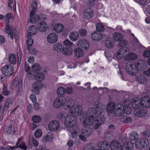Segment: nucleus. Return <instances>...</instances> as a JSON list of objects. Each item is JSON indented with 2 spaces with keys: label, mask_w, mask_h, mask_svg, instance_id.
<instances>
[{
  "label": "nucleus",
  "mask_w": 150,
  "mask_h": 150,
  "mask_svg": "<svg viewBox=\"0 0 150 150\" xmlns=\"http://www.w3.org/2000/svg\"><path fill=\"white\" fill-rule=\"evenodd\" d=\"M111 134H110V132H107L103 137L105 140H111Z\"/></svg>",
  "instance_id": "61"
},
{
  "label": "nucleus",
  "mask_w": 150,
  "mask_h": 150,
  "mask_svg": "<svg viewBox=\"0 0 150 150\" xmlns=\"http://www.w3.org/2000/svg\"><path fill=\"white\" fill-rule=\"evenodd\" d=\"M63 48V45L60 43L56 44L53 47L54 49L58 53H62Z\"/></svg>",
  "instance_id": "36"
},
{
  "label": "nucleus",
  "mask_w": 150,
  "mask_h": 150,
  "mask_svg": "<svg viewBox=\"0 0 150 150\" xmlns=\"http://www.w3.org/2000/svg\"><path fill=\"white\" fill-rule=\"evenodd\" d=\"M141 100V106L143 107H149L150 106V99L148 97H142Z\"/></svg>",
  "instance_id": "24"
},
{
  "label": "nucleus",
  "mask_w": 150,
  "mask_h": 150,
  "mask_svg": "<svg viewBox=\"0 0 150 150\" xmlns=\"http://www.w3.org/2000/svg\"><path fill=\"white\" fill-rule=\"evenodd\" d=\"M139 136V134L137 133L133 132L132 134H130L128 138L125 136H121L120 137V141L127 140L128 139L130 141H134L138 139Z\"/></svg>",
  "instance_id": "12"
},
{
  "label": "nucleus",
  "mask_w": 150,
  "mask_h": 150,
  "mask_svg": "<svg viewBox=\"0 0 150 150\" xmlns=\"http://www.w3.org/2000/svg\"><path fill=\"white\" fill-rule=\"evenodd\" d=\"M76 122L74 116L73 115L69 116L65 118L64 125L66 127L71 128L72 127Z\"/></svg>",
  "instance_id": "3"
},
{
  "label": "nucleus",
  "mask_w": 150,
  "mask_h": 150,
  "mask_svg": "<svg viewBox=\"0 0 150 150\" xmlns=\"http://www.w3.org/2000/svg\"><path fill=\"white\" fill-rule=\"evenodd\" d=\"M85 127L82 132V134L80 135L79 136V139L82 141L86 140V137H89L92 134L93 130L91 128Z\"/></svg>",
  "instance_id": "4"
},
{
  "label": "nucleus",
  "mask_w": 150,
  "mask_h": 150,
  "mask_svg": "<svg viewBox=\"0 0 150 150\" xmlns=\"http://www.w3.org/2000/svg\"><path fill=\"white\" fill-rule=\"evenodd\" d=\"M121 146L120 143L118 141H112L109 146L111 150H121Z\"/></svg>",
  "instance_id": "22"
},
{
  "label": "nucleus",
  "mask_w": 150,
  "mask_h": 150,
  "mask_svg": "<svg viewBox=\"0 0 150 150\" xmlns=\"http://www.w3.org/2000/svg\"><path fill=\"white\" fill-rule=\"evenodd\" d=\"M143 55L144 57H150V51L149 50H146L144 52Z\"/></svg>",
  "instance_id": "64"
},
{
  "label": "nucleus",
  "mask_w": 150,
  "mask_h": 150,
  "mask_svg": "<svg viewBox=\"0 0 150 150\" xmlns=\"http://www.w3.org/2000/svg\"><path fill=\"white\" fill-rule=\"evenodd\" d=\"M72 50L71 48L70 47H65L63 49L62 53L63 54L65 55L66 56H69L72 53Z\"/></svg>",
  "instance_id": "39"
},
{
  "label": "nucleus",
  "mask_w": 150,
  "mask_h": 150,
  "mask_svg": "<svg viewBox=\"0 0 150 150\" xmlns=\"http://www.w3.org/2000/svg\"><path fill=\"white\" fill-rule=\"evenodd\" d=\"M17 56L18 57L17 65L18 66L20 65L21 62L22 57V52L21 51L19 50L17 52Z\"/></svg>",
  "instance_id": "50"
},
{
  "label": "nucleus",
  "mask_w": 150,
  "mask_h": 150,
  "mask_svg": "<svg viewBox=\"0 0 150 150\" xmlns=\"http://www.w3.org/2000/svg\"><path fill=\"white\" fill-rule=\"evenodd\" d=\"M6 30L5 32L6 33H9L10 32H12V31L10 29V27L8 23H7L5 25Z\"/></svg>",
  "instance_id": "62"
},
{
  "label": "nucleus",
  "mask_w": 150,
  "mask_h": 150,
  "mask_svg": "<svg viewBox=\"0 0 150 150\" xmlns=\"http://www.w3.org/2000/svg\"><path fill=\"white\" fill-rule=\"evenodd\" d=\"M16 78H15L11 86L12 88L18 92L22 89V80L20 79L17 81L16 80Z\"/></svg>",
  "instance_id": "13"
},
{
  "label": "nucleus",
  "mask_w": 150,
  "mask_h": 150,
  "mask_svg": "<svg viewBox=\"0 0 150 150\" xmlns=\"http://www.w3.org/2000/svg\"><path fill=\"white\" fill-rule=\"evenodd\" d=\"M58 39V36L57 34L52 33L49 34L47 37L48 42L53 43L56 42Z\"/></svg>",
  "instance_id": "21"
},
{
  "label": "nucleus",
  "mask_w": 150,
  "mask_h": 150,
  "mask_svg": "<svg viewBox=\"0 0 150 150\" xmlns=\"http://www.w3.org/2000/svg\"><path fill=\"white\" fill-rule=\"evenodd\" d=\"M5 132L7 134H14L16 132L14 127L11 124L9 126H7Z\"/></svg>",
  "instance_id": "33"
},
{
  "label": "nucleus",
  "mask_w": 150,
  "mask_h": 150,
  "mask_svg": "<svg viewBox=\"0 0 150 150\" xmlns=\"http://www.w3.org/2000/svg\"><path fill=\"white\" fill-rule=\"evenodd\" d=\"M116 110L115 111V115L114 116H121L124 112V107L123 106L120 104H117Z\"/></svg>",
  "instance_id": "18"
},
{
  "label": "nucleus",
  "mask_w": 150,
  "mask_h": 150,
  "mask_svg": "<svg viewBox=\"0 0 150 150\" xmlns=\"http://www.w3.org/2000/svg\"><path fill=\"white\" fill-rule=\"evenodd\" d=\"M37 26L38 30L41 32H45L47 30V23L44 22L39 23Z\"/></svg>",
  "instance_id": "28"
},
{
  "label": "nucleus",
  "mask_w": 150,
  "mask_h": 150,
  "mask_svg": "<svg viewBox=\"0 0 150 150\" xmlns=\"http://www.w3.org/2000/svg\"><path fill=\"white\" fill-rule=\"evenodd\" d=\"M42 85L40 80H38L33 84L34 91L37 94H39V90L42 87Z\"/></svg>",
  "instance_id": "17"
},
{
  "label": "nucleus",
  "mask_w": 150,
  "mask_h": 150,
  "mask_svg": "<svg viewBox=\"0 0 150 150\" xmlns=\"http://www.w3.org/2000/svg\"><path fill=\"white\" fill-rule=\"evenodd\" d=\"M142 135L144 136L146 138H141L139 139V141H145L147 140L148 141L149 139H147L146 138L150 137V130L148 129L146 131L144 132L142 134Z\"/></svg>",
  "instance_id": "43"
},
{
  "label": "nucleus",
  "mask_w": 150,
  "mask_h": 150,
  "mask_svg": "<svg viewBox=\"0 0 150 150\" xmlns=\"http://www.w3.org/2000/svg\"><path fill=\"white\" fill-rule=\"evenodd\" d=\"M9 61L11 64H16V60L15 55L14 54H12L9 55Z\"/></svg>",
  "instance_id": "42"
},
{
  "label": "nucleus",
  "mask_w": 150,
  "mask_h": 150,
  "mask_svg": "<svg viewBox=\"0 0 150 150\" xmlns=\"http://www.w3.org/2000/svg\"><path fill=\"white\" fill-rule=\"evenodd\" d=\"M132 107L134 108L137 109L141 107V100L138 98L134 99L131 103Z\"/></svg>",
  "instance_id": "27"
},
{
  "label": "nucleus",
  "mask_w": 150,
  "mask_h": 150,
  "mask_svg": "<svg viewBox=\"0 0 150 150\" xmlns=\"http://www.w3.org/2000/svg\"><path fill=\"white\" fill-rule=\"evenodd\" d=\"M59 126L60 125L59 122L56 120L51 122L48 125L49 129L53 131H55L58 130Z\"/></svg>",
  "instance_id": "15"
},
{
  "label": "nucleus",
  "mask_w": 150,
  "mask_h": 150,
  "mask_svg": "<svg viewBox=\"0 0 150 150\" xmlns=\"http://www.w3.org/2000/svg\"><path fill=\"white\" fill-rule=\"evenodd\" d=\"M58 95L62 96L65 93L64 88L63 87H59L57 90Z\"/></svg>",
  "instance_id": "56"
},
{
  "label": "nucleus",
  "mask_w": 150,
  "mask_h": 150,
  "mask_svg": "<svg viewBox=\"0 0 150 150\" xmlns=\"http://www.w3.org/2000/svg\"><path fill=\"white\" fill-rule=\"evenodd\" d=\"M77 45L78 47L83 50H85L89 47L88 42L85 40H81L78 42Z\"/></svg>",
  "instance_id": "14"
},
{
  "label": "nucleus",
  "mask_w": 150,
  "mask_h": 150,
  "mask_svg": "<svg viewBox=\"0 0 150 150\" xmlns=\"http://www.w3.org/2000/svg\"><path fill=\"white\" fill-rule=\"evenodd\" d=\"M34 79L35 80H38V79L39 80H43L45 78L44 74L41 72H38L35 74L34 76Z\"/></svg>",
  "instance_id": "34"
},
{
  "label": "nucleus",
  "mask_w": 150,
  "mask_h": 150,
  "mask_svg": "<svg viewBox=\"0 0 150 150\" xmlns=\"http://www.w3.org/2000/svg\"><path fill=\"white\" fill-rule=\"evenodd\" d=\"M95 102L94 104L96 105V108H89L85 114L86 116H90L95 118V127L96 129L104 122L105 117L104 116L105 113L103 111L102 105L98 102L95 101Z\"/></svg>",
  "instance_id": "1"
},
{
  "label": "nucleus",
  "mask_w": 150,
  "mask_h": 150,
  "mask_svg": "<svg viewBox=\"0 0 150 150\" xmlns=\"http://www.w3.org/2000/svg\"><path fill=\"white\" fill-rule=\"evenodd\" d=\"M11 101V98H8L6 100L3 108V110L4 111H6L8 110L9 106Z\"/></svg>",
  "instance_id": "46"
},
{
  "label": "nucleus",
  "mask_w": 150,
  "mask_h": 150,
  "mask_svg": "<svg viewBox=\"0 0 150 150\" xmlns=\"http://www.w3.org/2000/svg\"><path fill=\"white\" fill-rule=\"evenodd\" d=\"M138 58V55L135 53H131L127 55L125 57L126 60H135Z\"/></svg>",
  "instance_id": "31"
},
{
  "label": "nucleus",
  "mask_w": 150,
  "mask_h": 150,
  "mask_svg": "<svg viewBox=\"0 0 150 150\" xmlns=\"http://www.w3.org/2000/svg\"><path fill=\"white\" fill-rule=\"evenodd\" d=\"M149 144V141H136L135 146L138 149H142L146 147Z\"/></svg>",
  "instance_id": "23"
},
{
  "label": "nucleus",
  "mask_w": 150,
  "mask_h": 150,
  "mask_svg": "<svg viewBox=\"0 0 150 150\" xmlns=\"http://www.w3.org/2000/svg\"><path fill=\"white\" fill-rule=\"evenodd\" d=\"M64 108L67 109L70 107V105L72 104L73 100L71 99H68L67 100L65 99V101H64Z\"/></svg>",
  "instance_id": "44"
},
{
  "label": "nucleus",
  "mask_w": 150,
  "mask_h": 150,
  "mask_svg": "<svg viewBox=\"0 0 150 150\" xmlns=\"http://www.w3.org/2000/svg\"><path fill=\"white\" fill-rule=\"evenodd\" d=\"M41 118L38 115H35L32 117V120L35 123H37L40 122L41 121Z\"/></svg>",
  "instance_id": "49"
},
{
  "label": "nucleus",
  "mask_w": 150,
  "mask_h": 150,
  "mask_svg": "<svg viewBox=\"0 0 150 150\" xmlns=\"http://www.w3.org/2000/svg\"><path fill=\"white\" fill-rule=\"evenodd\" d=\"M122 118L124 120H122V121L123 123H129L131 122L132 120V118L131 117H127V116L122 117Z\"/></svg>",
  "instance_id": "60"
},
{
  "label": "nucleus",
  "mask_w": 150,
  "mask_h": 150,
  "mask_svg": "<svg viewBox=\"0 0 150 150\" xmlns=\"http://www.w3.org/2000/svg\"><path fill=\"white\" fill-rule=\"evenodd\" d=\"M134 67L137 71V74L141 73L146 68L147 65L145 61L142 60L137 61L134 64H133Z\"/></svg>",
  "instance_id": "2"
},
{
  "label": "nucleus",
  "mask_w": 150,
  "mask_h": 150,
  "mask_svg": "<svg viewBox=\"0 0 150 150\" xmlns=\"http://www.w3.org/2000/svg\"><path fill=\"white\" fill-rule=\"evenodd\" d=\"M99 146H100V149L103 150L106 149L109 146V142L108 141H101L98 144Z\"/></svg>",
  "instance_id": "41"
},
{
  "label": "nucleus",
  "mask_w": 150,
  "mask_h": 150,
  "mask_svg": "<svg viewBox=\"0 0 150 150\" xmlns=\"http://www.w3.org/2000/svg\"><path fill=\"white\" fill-rule=\"evenodd\" d=\"M119 50L117 52L116 57L117 59H121L125 56L124 54L125 53L129 52V49L126 47H119Z\"/></svg>",
  "instance_id": "11"
},
{
  "label": "nucleus",
  "mask_w": 150,
  "mask_h": 150,
  "mask_svg": "<svg viewBox=\"0 0 150 150\" xmlns=\"http://www.w3.org/2000/svg\"><path fill=\"white\" fill-rule=\"evenodd\" d=\"M64 29V26L62 24L60 23H58L55 25L54 27V30L57 33L62 32Z\"/></svg>",
  "instance_id": "35"
},
{
  "label": "nucleus",
  "mask_w": 150,
  "mask_h": 150,
  "mask_svg": "<svg viewBox=\"0 0 150 150\" xmlns=\"http://www.w3.org/2000/svg\"><path fill=\"white\" fill-rule=\"evenodd\" d=\"M10 93V91L7 90L6 86L4 85L3 88V95L4 96H7Z\"/></svg>",
  "instance_id": "57"
},
{
  "label": "nucleus",
  "mask_w": 150,
  "mask_h": 150,
  "mask_svg": "<svg viewBox=\"0 0 150 150\" xmlns=\"http://www.w3.org/2000/svg\"><path fill=\"white\" fill-rule=\"evenodd\" d=\"M114 45V42L112 40H106L105 42V46L108 48H111Z\"/></svg>",
  "instance_id": "47"
},
{
  "label": "nucleus",
  "mask_w": 150,
  "mask_h": 150,
  "mask_svg": "<svg viewBox=\"0 0 150 150\" xmlns=\"http://www.w3.org/2000/svg\"><path fill=\"white\" fill-rule=\"evenodd\" d=\"M125 69L129 74L132 76H135L137 74V71L136 70L135 68L134 67L132 63L131 62H128L126 64Z\"/></svg>",
  "instance_id": "7"
},
{
  "label": "nucleus",
  "mask_w": 150,
  "mask_h": 150,
  "mask_svg": "<svg viewBox=\"0 0 150 150\" xmlns=\"http://www.w3.org/2000/svg\"><path fill=\"white\" fill-rule=\"evenodd\" d=\"M113 39L116 41L120 42L123 38V36L119 33H115L113 34Z\"/></svg>",
  "instance_id": "37"
},
{
  "label": "nucleus",
  "mask_w": 150,
  "mask_h": 150,
  "mask_svg": "<svg viewBox=\"0 0 150 150\" xmlns=\"http://www.w3.org/2000/svg\"><path fill=\"white\" fill-rule=\"evenodd\" d=\"M93 12L92 9L88 8L85 10L84 12V17L86 19H89L93 16Z\"/></svg>",
  "instance_id": "26"
},
{
  "label": "nucleus",
  "mask_w": 150,
  "mask_h": 150,
  "mask_svg": "<svg viewBox=\"0 0 150 150\" xmlns=\"http://www.w3.org/2000/svg\"><path fill=\"white\" fill-rule=\"evenodd\" d=\"M16 146L13 147L10 146V147L11 149L13 150L17 147H19L20 149H24V150H26V146L22 141H18L16 143Z\"/></svg>",
  "instance_id": "29"
},
{
  "label": "nucleus",
  "mask_w": 150,
  "mask_h": 150,
  "mask_svg": "<svg viewBox=\"0 0 150 150\" xmlns=\"http://www.w3.org/2000/svg\"><path fill=\"white\" fill-rule=\"evenodd\" d=\"M82 111V108L79 105H75L71 106L69 110V112L71 113L72 115L76 116H78L81 113Z\"/></svg>",
  "instance_id": "6"
},
{
  "label": "nucleus",
  "mask_w": 150,
  "mask_h": 150,
  "mask_svg": "<svg viewBox=\"0 0 150 150\" xmlns=\"http://www.w3.org/2000/svg\"><path fill=\"white\" fill-rule=\"evenodd\" d=\"M95 120V118L88 116L84 120L83 125L84 127H88L89 125H92Z\"/></svg>",
  "instance_id": "19"
},
{
  "label": "nucleus",
  "mask_w": 150,
  "mask_h": 150,
  "mask_svg": "<svg viewBox=\"0 0 150 150\" xmlns=\"http://www.w3.org/2000/svg\"><path fill=\"white\" fill-rule=\"evenodd\" d=\"M53 136L51 133H48L47 134L44 138H43L42 141H51L53 140Z\"/></svg>",
  "instance_id": "48"
},
{
  "label": "nucleus",
  "mask_w": 150,
  "mask_h": 150,
  "mask_svg": "<svg viewBox=\"0 0 150 150\" xmlns=\"http://www.w3.org/2000/svg\"><path fill=\"white\" fill-rule=\"evenodd\" d=\"M37 28L36 26L32 25V26L29 27L27 30V38H29L32 35L35 34L37 33Z\"/></svg>",
  "instance_id": "20"
},
{
  "label": "nucleus",
  "mask_w": 150,
  "mask_h": 150,
  "mask_svg": "<svg viewBox=\"0 0 150 150\" xmlns=\"http://www.w3.org/2000/svg\"><path fill=\"white\" fill-rule=\"evenodd\" d=\"M2 72L5 76H10L13 74V67L10 64L6 65L2 68Z\"/></svg>",
  "instance_id": "5"
},
{
  "label": "nucleus",
  "mask_w": 150,
  "mask_h": 150,
  "mask_svg": "<svg viewBox=\"0 0 150 150\" xmlns=\"http://www.w3.org/2000/svg\"><path fill=\"white\" fill-rule=\"evenodd\" d=\"M136 80L139 83L142 84L145 83L147 82L146 76L143 74H141L139 76L136 77Z\"/></svg>",
  "instance_id": "32"
},
{
  "label": "nucleus",
  "mask_w": 150,
  "mask_h": 150,
  "mask_svg": "<svg viewBox=\"0 0 150 150\" xmlns=\"http://www.w3.org/2000/svg\"><path fill=\"white\" fill-rule=\"evenodd\" d=\"M65 100V98L64 97H58L53 102L54 106L56 108L61 107L64 105V101Z\"/></svg>",
  "instance_id": "10"
},
{
  "label": "nucleus",
  "mask_w": 150,
  "mask_h": 150,
  "mask_svg": "<svg viewBox=\"0 0 150 150\" xmlns=\"http://www.w3.org/2000/svg\"><path fill=\"white\" fill-rule=\"evenodd\" d=\"M79 33L80 35L82 37L85 36L87 34L86 30L83 28L80 29L79 31Z\"/></svg>",
  "instance_id": "58"
},
{
  "label": "nucleus",
  "mask_w": 150,
  "mask_h": 150,
  "mask_svg": "<svg viewBox=\"0 0 150 150\" xmlns=\"http://www.w3.org/2000/svg\"><path fill=\"white\" fill-rule=\"evenodd\" d=\"M40 19V16L38 15H35L34 18L33 17L30 18V19H29L28 22L30 21L32 23L35 24L38 22Z\"/></svg>",
  "instance_id": "45"
},
{
  "label": "nucleus",
  "mask_w": 150,
  "mask_h": 150,
  "mask_svg": "<svg viewBox=\"0 0 150 150\" xmlns=\"http://www.w3.org/2000/svg\"><path fill=\"white\" fill-rule=\"evenodd\" d=\"M91 37L93 40L98 41L101 39L106 38L107 36L100 32H94L92 33Z\"/></svg>",
  "instance_id": "9"
},
{
  "label": "nucleus",
  "mask_w": 150,
  "mask_h": 150,
  "mask_svg": "<svg viewBox=\"0 0 150 150\" xmlns=\"http://www.w3.org/2000/svg\"><path fill=\"white\" fill-rule=\"evenodd\" d=\"M116 105L113 103L109 102L107 105V110L109 115L113 116L115 115V111L116 110Z\"/></svg>",
  "instance_id": "8"
},
{
  "label": "nucleus",
  "mask_w": 150,
  "mask_h": 150,
  "mask_svg": "<svg viewBox=\"0 0 150 150\" xmlns=\"http://www.w3.org/2000/svg\"><path fill=\"white\" fill-rule=\"evenodd\" d=\"M133 147V143L132 141H127L121 146V150H131Z\"/></svg>",
  "instance_id": "25"
},
{
  "label": "nucleus",
  "mask_w": 150,
  "mask_h": 150,
  "mask_svg": "<svg viewBox=\"0 0 150 150\" xmlns=\"http://www.w3.org/2000/svg\"><path fill=\"white\" fill-rule=\"evenodd\" d=\"M40 69V64L35 63L32 66L31 72L32 73H34L35 74L36 72H38Z\"/></svg>",
  "instance_id": "40"
},
{
  "label": "nucleus",
  "mask_w": 150,
  "mask_h": 150,
  "mask_svg": "<svg viewBox=\"0 0 150 150\" xmlns=\"http://www.w3.org/2000/svg\"><path fill=\"white\" fill-rule=\"evenodd\" d=\"M124 112L126 114H130L132 112L131 107L128 106H126L123 110Z\"/></svg>",
  "instance_id": "52"
},
{
  "label": "nucleus",
  "mask_w": 150,
  "mask_h": 150,
  "mask_svg": "<svg viewBox=\"0 0 150 150\" xmlns=\"http://www.w3.org/2000/svg\"><path fill=\"white\" fill-rule=\"evenodd\" d=\"M96 29L98 31L101 32L104 30V28L102 24L98 23L96 25Z\"/></svg>",
  "instance_id": "54"
},
{
  "label": "nucleus",
  "mask_w": 150,
  "mask_h": 150,
  "mask_svg": "<svg viewBox=\"0 0 150 150\" xmlns=\"http://www.w3.org/2000/svg\"><path fill=\"white\" fill-rule=\"evenodd\" d=\"M71 135L72 138L74 139H76L78 137V134L77 132H76L72 131L71 132Z\"/></svg>",
  "instance_id": "63"
},
{
  "label": "nucleus",
  "mask_w": 150,
  "mask_h": 150,
  "mask_svg": "<svg viewBox=\"0 0 150 150\" xmlns=\"http://www.w3.org/2000/svg\"><path fill=\"white\" fill-rule=\"evenodd\" d=\"M134 114L137 117H142L145 116L146 114V110L143 108L140 107L136 109L134 111Z\"/></svg>",
  "instance_id": "16"
},
{
  "label": "nucleus",
  "mask_w": 150,
  "mask_h": 150,
  "mask_svg": "<svg viewBox=\"0 0 150 150\" xmlns=\"http://www.w3.org/2000/svg\"><path fill=\"white\" fill-rule=\"evenodd\" d=\"M83 51L80 48H76L74 50L75 55L78 58L81 57L84 55Z\"/></svg>",
  "instance_id": "30"
},
{
  "label": "nucleus",
  "mask_w": 150,
  "mask_h": 150,
  "mask_svg": "<svg viewBox=\"0 0 150 150\" xmlns=\"http://www.w3.org/2000/svg\"><path fill=\"white\" fill-rule=\"evenodd\" d=\"M127 42L125 40H123L122 41H120L117 44V47H125L127 44Z\"/></svg>",
  "instance_id": "55"
},
{
  "label": "nucleus",
  "mask_w": 150,
  "mask_h": 150,
  "mask_svg": "<svg viewBox=\"0 0 150 150\" xmlns=\"http://www.w3.org/2000/svg\"><path fill=\"white\" fill-rule=\"evenodd\" d=\"M63 43L66 46V47H70L73 46V43L69 40H66L63 42Z\"/></svg>",
  "instance_id": "51"
},
{
  "label": "nucleus",
  "mask_w": 150,
  "mask_h": 150,
  "mask_svg": "<svg viewBox=\"0 0 150 150\" xmlns=\"http://www.w3.org/2000/svg\"><path fill=\"white\" fill-rule=\"evenodd\" d=\"M30 37L28 38L27 41V43L28 45L27 49L28 50H30V47H31V46L33 43V40L32 39L30 38Z\"/></svg>",
  "instance_id": "53"
},
{
  "label": "nucleus",
  "mask_w": 150,
  "mask_h": 150,
  "mask_svg": "<svg viewBox=\"0 0 150 150\" xmlns=\"http://www.w3.org/2000/svg\"><path fill=\"white\" fill-rule=\"evenodd\" d=\"M42 135V131L40 129H38L34 133V136L37 138L40 137Z\"/></svg>",
  "instance_id": "59"
},
{
  "label": "nucleus",
  "mask_w": 150,
  "mask_h": 150,
  "mask_svg": "<svg viewBox=\"0 0 150 150\" xmlns=\"http://www.w3.org/2000/svg\"><path fill=\"white\" fill-rule=\"evenodd\" d=\"M79 37L78 33L76 32H72L70 34L69 36L70 39L72 41L76 40Z\"/></svg>",
  "instance_id": "38"
}]
</instances>
